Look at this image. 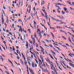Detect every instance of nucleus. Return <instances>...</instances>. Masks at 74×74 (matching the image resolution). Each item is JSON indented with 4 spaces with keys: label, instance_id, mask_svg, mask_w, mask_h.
Returning a JSON list of instances; mask_svg holds the SVG:
<instances>
[{
    "label": "nucleus",
    "instance_id": "obj_44",
    "mask_svg": "<svg viewBox=\"0 0 74 74\" xmlns=\"http://www.w3.org/2000/svg\"><path fill=\"white\" fill-rule=\"evenodd\" d=\"M66 13H69V11H68V10H67L65 11Z\"/></svg>",
    "mask_w": 74,
    "mask_h": 74
},
{
    "label": "nucleus",
    "instance_id": "obj_35",
    "mask_svg": "<svg viewBox=\"0 0 74 74\" xmlns=\"http://www.w3.org/2000/svg\"><path fill=\"white\" fill-rule=\"evenodd\" d=\"M46 41L47 42H49V40H47V39L46 40Z\"/></svg>",
    "mask_w": 74,
    "mask_h": 74
},
{
    "label": "nucleus",
    "instance_id": "obj_32",
    "mask_svg": "<svg viewBox=\"0 0 74 74\" xmlns=\"http://www.w3.org/2000/svg\"><path fill=\"white\" fill-rule=\"evenodd\" d=\"M41 51L43 53V54H45L44 52L43 51V50H41Z\"/></svg>",
    "mask_w": 74,
    "mask_h": 74
},
{
    "label": "nucleus",
    "instance_id": "obj_31",
    "mask_svg": "<svg viewBox=\"0 0 74 74\" xmlns=\"http://www.w3.org/2000/svg\"><path fill=\"white\" fill-rule=\"evenodd\" d=\"M68 3H69V4H70V5H72L71 4V2H68Z\"/></svg>",
    "mask_w": 74,
    "mask_h": 74
},
{
    "label": "nucleus",
    "instance_id": "obj_59",
    "mask_svg": "<svg viewBox=\"0 0 74 74\" xmlns=\"http://www.w3.org/2000/svg\"><path fill=\"white\" fill-rule=\"evenodd\" d=\"M42 11H43V12H45V10H43V9H42Z\"/></svg>",
    "mask_w": 74,
    "mask_h": 74
},
{
    "label": "nucleus",
    "instance_id": "obj_18",
    "mask_svg": "<svg viewBox=\"0 0 74 74\" xmlns=\"http://www.w3.org/2000/svg\"><path fill=\"white\" fill-rule=\"evenodd\" d=\"M39 67H40L41 69L42 68V67L41 66V64H40V62H39Z\"/></svg>",
    "mask_w": 74,
    "mask_h": 74
},
{
    "label": "nucleus",
    "instance_id": "obj_42",
    "mask_svg": "<svg viewBox=\"0 0 74 74\" xmlns=\"http://www.w3.org/2000/svg\"><path fill=\"white\" fill-rule=\"evenodd\" d=\"M30 25L32 28H33V29H34V27H32V25H31V24H30Z\"/></svg>",
    "mask_w": 74,
    "mask_h": 74
},
{
    "label": "nucleus",
    "instance_id": "obj_4",
    "mask_svg": "<svg viewBox=\"0 0 74 74\" xmlns=\"http://www.w3.org/2000/svg\"><path fill=\"white\" fill-rule=\"evenodd\" d=\"M29 71L31 73L32 72H33V69H30V68H29Z\"/></svg>",
    "mask_w": 74,
    "mask_h": 74
},
{
    "label": "nucleus",
    "instance_id": "obj_37",
    "mask_svg": "<svg viewBox=\"0 0 74 74\" xmlns=\"http://www.w3.org/2000/svg\"><path fill=\"white\" fill-rule=\"evenodd\" d=\"M50 47H51V48L52 47V45H51V44H50L49 45Z\"/></svg>",
    "mask_w": 74,
    "mask_h": 74
},
{
    "label": "nucleus",
    "instance_id": "obj_40",
    "mask_svg": "<svg viewBox=\"0 0 74 74\" xmlns=\"http://www.w3.org/2000/svg\"><path fill=\"white\" fill-rule=\"evenodd\" d=\"M44 27H45V29H46V30H47V27H45L44 26H43Z\"/></svg>",
    "mask_w": 74,
    "mask_h": 74
},
{
    "label": "nucleus",
    "instance_id": "obj_5",
    "mask_svg": "<svg viewBox=\"0 0 74 74\" xmlns=\"http://www.w3.org/2000/svg\"><path fill=\"white\" fill-rule=\"evenodd\" d=\"M32 40L33 42H35L36 41V40L35 39V38H32Z\"/></svg>",
    "mask_w": 74,
    "mask_h": 74
},
{
    "label": "nucleus",
    "instance_id": "obj_8",
    "mask_svg": "<svg viewBox=\"0 0 74 74\" xmlns=\"http://www.w3.org/2000/svg\"><path fill=\"white\" fill-rule=\"evenodd\" d=\"M60 24H64V25H66V23L64 22H61L60 23Z\"/></svg>",
    "mask_w": 74,
    "mask_h": 74
},
{
    "label": "nucleus",
    "instance_id": "obj_60",
    "mask_svg": "<svg viewBox=\"0 0 74 74\" xmlns=\"http://www.w3.org/2000/svg\"><path fill=\"white\" fill-rule=\"evenodd\" d=\"M50 57H51V58L53 60V57H52V56H51Z\"/></svg>",
    "mask_w": 74,
    "mask_h": 74
},
{
    "label": "nucleus",
    "instance_id": "obj_28",
    "mask_svg": "<svg viewBox=\"0 0 74 74\" xmlns=\"http://www.w3.org/2000/svg\"><path fill=\"white\" fill-rule=\"evenodd\" d=\"M41 15H42V16H43V17H45V16H44V14H42V12L41 13Z\"/></svg>",
    "mask_w": 74,
    "mask_h": 74
},
{
    "label": "nucleus",
    "instance_id": "obj_52",
    "mask_svg": "<svg viewBox=\"0 0 74 74\" xmlns=\"http://www.w3.org/2000/svg\"><path fill=\"white\" fill-rule=\"evenodd\" d=\"M50 29H54L55 28H53V27H51V26H50Z\"/></svg>",
    "mask_w": 74,
    "mask_h": 74
},
{
    "label": "nucleus",
    "instance_id": "obj_29",
    "mask_svg": "<svg viewBox=\"0 0 74 74\" xmlns=\"http://www.w3.org/2000/svg\"><path fill=\"white\" fill-rule=\"evenodd\" d=\"M54 46L56 47V48H58V49L59 50H60V49H59V47H56L55 46Z\"/></svg>",
    "mask_w": 74,
    "mask_h": 74
},
{
    "label": "nucleus",
    "instance_id": "obj_21",
    "mask_svg": "<svg viewBox=\"0 0 74 74\" xmlns=\"http://www.w3.org/2000/svg\"><path fill=\"white\" fill-rule=\"evenodd\" d=\"M1 14H2V18H4V16H3V12H1Z\"/></svg>",
    "mask_w": 74,
    "mask_h": 74
},
{
    "label": "nucleus",
    "instance_id": "obj_24",
    "mask_svg": "<svg viewBox=\"0 0 74 74\" xmlns=\"http://www.w3.org/2000/svg\"><path fill=\"white\" fill-rule=\"evenodd\" d=\"M35 60L36 62V63H37L38 64V62H37V60H36V59H35Z\"/></svg>",
    "mask_w": 74,
    "mask_h": 74
},
{
    "label": "nucleus",
    "instance_id": "obj_27",
    "mask_svg": "<svg viewBox=\"0 0 74 74\" xmlns=\"http://www.w3.org/2000/svg\"><path fill=\"white\" fill-rule=\"evenodd\" d=\"M22 30V28L19 29V31L21 32V31Z\"/></svg>",
    "mask_w": 74,
    "mask_h": 74
},
{
    "label": "nucleus",
    "instance_id": "obj_54",
    "mask_svg": "<svg viewBox=\"0 0 74 74\" xmlns=\"http://www.w3.org/2000/svg\"><path fill=\"white\" fill-rule=\"evenodd\" d=\"M21 40L23 41V39H22V36H21Z\"/></svg>",
    "mask_w": 74,
    "mask_h": 74
},
{
    "label": "nucleus",
    "instance_id": "obj_16",
    "mask_svg": "<svg viewBox=\"0 0 74 74\" xmlns=\"http://www.w3.org/2000/svg\"><path fill=\"white\" fill-rule=\"evenodd\" d=\"M64 11H65L67 10V8H64Z\"/></svg>",
    "mask_w": 74,
    "mask_h": 74
},
{
    "label": "nucleus",
    "instance_id": "obj_38",
    "mask_svg": "<svg viewBox=\"0 0 74 74\" xmlns=\"http://www.w3.org/2000/svg\"><path fill=\"white\" fill-rule=\"evenodd\" d=\"M3 31H4V32H5V29H4V28H3Z\"/></svg>",
    "mask_w": 74,
    "mask_h": 74
},
{
    "label": "nucleus",
    "instance_id": "obj_11",
    "mask_svg": "<svg viewBox=\"0 0 74 74\" xmlns=\"http://www.w3.org/2000/svg\"><path fill=\"white\" fill-rule=\"evenodd\" d=\"M27 42V44H26V47H29V43H28V42Z\"/></svg>",
    "mask_w": 74,
    "mask_h": 74
},
{
    "label": "nucleus",
    "instance_id": "obj_20",
    "mask_svg": "<svg viewBox=\"0 0 74 74\" xmlns=\"http://www.w3.org/2000/svg\"><path fill=\"white\" fill-rule=\"evenodd\" d=\"M69 41H70V42H71V40L70 39V38L69 37Z\"/></svg>",
    "mask_w": 74,
    "mask_h": 74
},
{
    "label": "nucleus",
    "instance_id": "obj_39",
    "mask_svg": "<svg viewBox=\"0 0 74 74\" xmlns=\"http://www.w3.org/2000/svg\"><path fill=\"white\" fill-rule=\"evenodd\" d=\"M21 63L23 65V64H24L23 63V61H21Z\"/></svg>",
    "mask_w": 74,
    "mask_h": 74
},
{
    "label": "nucleus",
    "instance_id": "obj_1",
    "mask_svg": "<svg viewBox=\"0 0 74 74\" xmlns=\"http://www.w3.org/2000/svg\"><path fill=\"white\" fill-rule=\"evenodd\" d=\"M32 66L33 67H35V66H34V62H32Z\"/></svg>",
    "mask_w": 74,
    "mask_h": 74
},
{
    "label": "nucleus",
    "instance_id": "obj_10",
    "mask_svg": "<svg viewBox=\"0 0 74 74\" xmlns=\"http://www.w3.org/2000/svg\"><path fill=\"white\" fill-rule=\"evenodd\" d=\"M57 28H58V29H62V27L57 26Z\"/></svg>",
    "mask_w": 74,
    "mask_h": 74
},
{
    "label": "nucleus",
    "instance_id": "obj_43",
    "mask_svg": "<svg viewBox=\"0 0 74 74\" xmlns=\"http://www.w3.org/2000/svg\"><path fill=\"white\" fill-rule=\"evenodd\" d=\"M38 34H39V36H40V35H41V33L40 32H39Z\"/></svg>",
    "mask_w": 74,
    "mask_h": 74
},
{
    "label": "nucleus",
    "instance_id": "obj_62",
    "mask_svg": "<svg viewBox=\"0 0 74 74\" xmlns=\"http://www.w3.org/2000/svg\"><path fill=\"white\" fill-rule=\"evenodd\" d=\"M34 24H36V22L34 21Z\"/></svg>",
    "mask_w": 74,
    "mask_h": 74
},
{
    "label": "nucleus",
    "instance_id": "obj_48",
    "mask_svg": "<svg viewBox=\"0 0 74 74\" xmlns=\"http://www.w3.org/2000/svg\"><path fill=\"white\" fill-rule=\"evenodd\" d=\"M31 57H29L28 58V59L29 60H30V59H31Z\"/></svg>",
    "mask_w": 74,
    "mask_h": 74
},
{
    "label": "nucleus",
    "instance_id": "obj_36",
    "mask_svg": "<svg viewBox=\"0 0 74 74\" xmlns=\"http://www.w3.org/2000/svg\"><path fill=\"white\" fill-rule=\"evenodd\" d=\"M28 63L29 66H31V64H30V63L29 62V61H28Z\"/></svg>",
    "mask_w": 74,
    "mask_h": 74
},
{
    "label": "nucleus",
    "instance_id": "obj_61",
    "mask_svg": "<svg viewBox=\"0 0 74 74\" xmlns=\"http://www.w3.org/2000/svg\"><path fill=\"white\" fill-rule=\"evenodd\" d=\"M25 65H26L27 64V63L26 62H25Z\"/></svg>",
    "mask_w": 74,
    "mask_h": 74
},
{
    "label": "nucleus",
    "instance_id": "obj_19",
    "mask_svg": "<svg viewBox=\"0 0 74 74\" xmlns=\"http://www.w3.org/2000/svg\"><path fill=\"white\" fill-rule=\"evenodd\" d=\"M66 67H67V68H69V69H70V70H71V68L69 67V66H68V65H66Z\"/></svg>",
    "mask_w": 74,
    "mask_h": 74
},
{
    "label": "nucleus",
    "instance_id": "obj_34",
    "mask_svg": "<svg viewBox=\"0 0 74 74\" xmlns=\"http://www.w3.org/2000/svg\"><path fill=\"white\" fill-rule=\"evenodd\" d=\"M14 24H12V27L13 28H14Z\"/></svg>",
    "mask_w": 74,
    "mask_h": 74
},
{
    "label": "nucleus",
    "instance_id": "obj_15",
    "mask_svg": "<svg viewBox=\"0 0 74 74\" xmlns=\"http://www.w3.org/2000/svg\"><path fill=\"white\" fill-rule=\"evenodd\" d=\"M62 37L63 38H64V40H66V38L64 37V36H62Z\"/></svg>",
    "mask_w": 74,
    "mask_h": 74
},
{
    "label": "nucleus",
    "instance_id": "obj_3",
    "mask_svg": "<svg viewBox=\"0 0 74 74\" xmlns=\"http://www.w3.org/2000/svg\"><path fill=\"white\" fill-rule=\"evenodd\" d=\"M40 58L41 59H44V58H42V56L41 54L40 55Z\"/></svg>",
    "mask_w": 74,
    "mask_h": 74
},
{
    "label": "nucleus",
    "instance_id": "obj_12",
    "mask_svg": "<svg viewBox=\"0 0 74 74\" xmlns=\"http://www.w3.org/2000/svg\"><path fill=\"white\" fill-rule=\"evenodd\" d=\"M41 4L42 5H43V4H44V1H42L41 2Z\"/></svg>",
    "mask_w": 74,
    "mask_h": 74
},
{
    "label": "nucleus",
    "instance_id": "obj_9",
    "mask_svg": "<svg viewBox=\"0 0 74 74\" xmlns=\"http://www.w3.org/2000/svg\"><path fill=\"white\" fill-rule=\"evenodd\" d=\"M47 62H50V60L49 59H48V58H47V60H46Z\"/></svg>",
    "mask_w": 74,
    "mask_h": 74
},
{
    "label": "nucleus",
    "instance_id": "obj_49",
    "mask_svg": "<svg viewBox=\"0 0 74 74\" xmlns=\"http://www.w3.org/2000/svg\"><path fill=\"white\" fill-rule=\"evenodd\" d=\"M46 65L47 66L48 68H49V66H48V65L47 64H46Z\"/></svg>",
    "mask_w": 74,
    "mask_h": 74
},
{
    "label": "nucleus",
    "instance_id": "obj_17",
    "mask_svg": "<svg viewBox=\"0 0 74 74\" xmlns=\"http://www.w3.org/2000/svg\"><path fill=\"white\" fill-rule=\"evenodd\" d=\"M62 14H65V12H63V10L62 11Z\"/></svg>",
    "mask_w": 74,
    "mask_h": 74
},
{
    "label": "nucleus",
    "instance_id": "obj_14",
    "mask_svg": "<svg viewBox=\"0 0 74 74\" xmlns=\"http://www.w3.org/2000/svg\"><path fill=\"white\" fill-rule=\"evenodd\" d=\"M51 19H52V20H53V21L54 20H55V18H53L52 16H51Z\"/></svg>",
    "mask_w": 74,
    "mask_h": 74
},
{
    "label": "nucleus",
    "instance_id": "obj_58",
    "mask_svg": "<svg viewBox=\"0 0 74 74\" xmlns=\"http://www.w3.org/2000/svg\"><path fill=\"white\" fill-rule=\"evenodd\" d=\"M57 7L58 8V9H59V10L60 9V7L59 6H57Z\"/></svg>",
    "mask_w": 74,
    "mask_h": 74
},
{
    "label": "nucleus",
    "instance_id": "obj_41",
    "mask_svg": "<svg viewBox=\"0 0 74 74\" xmlns=\"http://www.w3.org/2000/svg\"><path fill=\"white\" fill-rule=\"evenodd\" d=\"M17 59H18V60H19V57L18 56H17Z\"/></svg>",
    "mask_w": 74,
    "mask_h": 74
},
{
    "label": "nucleus",
    "instance_id": "obj_56",
    "mask_svg": "<svg viewBox=\"0 0 74 74\" xmlns=\"http://www.w3.org/2000/svg\"><path fill=\"white\" fill-rule=\"evenodd\" d=\"M58 44L59 45H62V44L60 43H59Z\"/></svg>",
    "mask_w": 74,
    "mask_h": 74
},
{
    "label": "nucleus",
    "instance_id": "obj_51",
    "mask_svg": "<svg viewBox=\"0 0 74 74\" xmlns=\"http://www.w3.org/2000/svg\"><path fill=\"white\" fill-rule=\"evenodd\" d=\"M56 51L57 52V53H59V52L58 51V50H57V49H56Z\"/></svg>",
    "mask_w": 74,
    "mask_h": 74
},
{
    "label": "nucleus",
    "instance_id": "obj_33",
    "mask_svg": "<svg viewBox=\"0 0 74 74\" xmlns=\"http://www.w3.org/2000/svg\"><path fill=\"white\" fill-rule=\"evenodd\" d=\"M11 69L12 70H11V71H12V73H13V74H14V72H13V70H12V69Z\"/></svg>",
    "mask_w": 74,
    "mask_h": 74
},
{
    "label": "nucleus",
    "instance_id": "obj_64",
    "mask_svg": "<svg viewBox=\"0 0 74 74\" xmlns=\"http://www.w3.org/2000/svg\"><path fill=\"white\" fill-rule=\"evenodd\" d=\"M30 17H29V18L27 19H30Z\"/></svg>",
    "mask_w": 74,
    "mask_h": 74
},
{
    "label": "nucleus",
    "instance_id": "obj_53",
    "mask_svg": "<svg viewBox=\"0 0 74 74\" xmlns=\"http://www.w3.org/2000/svg\"><path fill=\"white\" fill-rule=\"evenodd\" d=\"M14 62L16 63V64H17V65H18V63H17L16 62H15V61H14Z\"/></svg>",
    "mask_w": 74,
    "mask_h": 74
},
{
    "label": "nucleus",
    "instance_id": "obj_50",
    "mask_svg": "<svg viewBox=\"0 0 74 74\" xmlns=\"http://www.w3.org/2000/svg\"><path fill=\"white\" fill-rule=\"evenodd\" d=\"M31 73L32 74H34V73L33 71V72H32Z\"/></svg>",
    "mask_w": 74,
    "mask_h": 74
},
{
    "label": "nucleus",
    "instance_id": "obj_25",
    "mask_svg": "<svg viewBox=\"0 0 74 74\" xmlns=\"http://www.w3.org/2000/svg\"><path fill=\"white\" fill-rule=\"evenodd\" d=\"M57 17H58V18H61V17H60V16H59V15H57Z\"/></svg>",
    "mask_w": 74,
    "mask_h": 74
},
{
    "label": "nucleus",
    "instance_id": "obj_46",
    "mask_svg": "<svg viewBox=\"0 0 74 74\" xmlns=\"http://www.w3.org/2000/svg\"><path fill=\"white\" fill-rule=\"evenodd\" d=\"M40 49H42L43 48H42V46H40Z\"/></svg>",
    "mask_w": 74,
    "mask_h": 74
},
{
    "label": "nucleus",
    "instance_id": "obj_2",
    "mask_svg": "<svg viewBox=\"0 0 74 74\" xmlns=\"http://www.w3.org/2000/svg\"><path fill=\"white\" fill-rule=\"evenodd\" d=\"M4 18L3 17H2L1 18V19H2V23H4V19H3Z\"/></svg>",
    "mask_w": 74,
    "mask_h": 74
},
{
    "label": "nucleus",
    "instance_id": "obj_57",
    "mask_svg": "<svg viewBox=\"0 0 74 74\" xmlns=\"http://www.w3.org/2000/svg\"><path fill=\"white\" fill-rule=\"evenodd\" d=\"M53 44H54L56 45H57V46H58V44H55V43H53Z\"/></svg>",
    "mask_w": 74,
    "mask_h": 74
},
{
    "label": "nucleus",
    "instance_id": "obj_63",
    "mask_svg": "<svg viewBox=\"0 0 74 74\" xmlns=\"http://www.w3.org/2000/svg\"><path fill=\"white\" fill-rule=\"evenodd\" d=\"M16 48H17V49H18L19 48V47L18 46H16Z\"/></svg>",
    "mask_w": 74,
    "mask_h": 74
},
{
    "label": "nucleus",
    "instance_id": "obj_6",
    "mask_svg": "<svg viewBox=\"0 0 74 74\" xmlns=\"http://www.w3.org/2000/svg\"><path fill=\"white\" fill-rule=\"evenodd\" d=\"M16 52L17 53L19 54V53H20V51H19V50H16Z\"/></svg>",
    "mask_w": 74,
    "mask_h": 74
},
{
    "label": "nucleus",
    "instance_id": "obj_23",
    "mask_svg": "<svg viewBox=\"0 0 74 74\" xmlns=\"http://www.w3.org/2000/svg\"><path fill=\"white\" fill-rule=\"evenodd\" d=\"M51 67H53V64H51L50 65Z\"/></svg>",
    "mask_w": 74,
    "mask_h": 74
},
{
    "label": "nucleus",
    "instance_id": "obj_55",
    "mask_svg": "<svg viewBox=\"0 0 74 74\" xmlns=\"http://www.w3.org/2000/svg\"><path fill=\"white\" fill-rule=\"evenodd\" d=\"M42 43H44V44H45V43H46L45 42H44V41H42Z\"/></svg>",
    "mask_w": 74,
    "mask_h": 74
},
{
    "label": "nucleus",
    "instance_id": "obj_7",
    "mask_svg": "<svg viewBox=\"0 0 74 74\" xmlns=\"http://www.w3.org/2000/svg\"><path fill=\"white\" fill-rule=\"evenodd\" d=\"M57 4H58V5H63V4H61V3H57Z\"/></svg>",
    "mask_w": 74,
    "mask_h": 74
},
{
    "label": "nucleus",
    "instance_id": "obj_26",
    "mask_svg": "<svg viewBox=\"0 0 74 74\" xmlns=\"http://www.w3.org/2000/svg\"><path fill=\"white\" fill-rule=\"evenodd\" d=\"M32 48H31L30 49H29V50H30V51H31V49H32V50L33 49V46H32Z\"/></svg>",
    "mask_w": 74,
    "mask_h": 74
},
{
    "label": "nucleus",
    "instance_id": "obj_13",
    "mask_svg": "<svg viewBox=\"0 0 74 74\" xmlns=\"http://www.w3.org/2000/svg\"><path fill=\"white\" fill-rule=\"evenodd\" d=\"M60 19H64H64H65V18H64V17H63V16H62V18H61V17Z\"/></svg>",
    "mask_w": 74,
    "mask_h": 74
},
{
    "label": "nucleus",
    "instance_id": "obj_30",
    "mask_svg": "<svg viewBox=\"0 0 74 74\" xmlns=\"http://www.w3.org/2000/svg\"><path fill=\"white\" fill-rule=\"evenodd\" d=\"M39 63H40L42 62L41 60H40V59H39Z\"/></svg>",
    "mask_w": 74,
    "mask_h": 74
},
{
    "label": "nucleus",
    "instance_id": "obj_45",
    "mask_svg": "<svg viewBox=\"0 0 74 74\" xmlns=\"http://www.w3.org/2000/svg\"><path fill=\"white\" fill-rule=\"evenodd\" d=\"M18 21L19 22H21V18L19 19Z\"/></svg>",
    "mask_w": 74,
    "mask_h": 74
},
{
    "label": "nucleus",
    "instance_id": "obj_22",
    "mask_svg": "<svg viewBox=\"0 0 74 74\" xmlns=\"http://www.w3.org/2000/svg\"><path fill=\"white\" fill-rule=\"evenodd\" d=\"M28 31L29 32V33H30L31 32H30V29H28Z\"/></svg>",
    "mask_w": 74,
    "mask_h": 74
},
{
    "label": "nucleus",
    "instance_id": "obj_47",
    "mask_svg": "<svg viewBox=\"0 0 74 74\" xmlns=\"http://www.w3.org/2000/svg\"><path fill=\"white\" fill-rule=\"evenodd\" d=\"M69 62H71V63H74V62L71 61V60H69Z\"/></svg>",
    "mask_w": 74,
    "mask_h": 74
}]
</instances>
